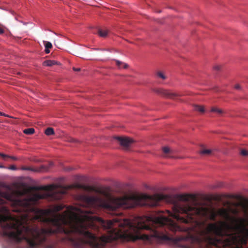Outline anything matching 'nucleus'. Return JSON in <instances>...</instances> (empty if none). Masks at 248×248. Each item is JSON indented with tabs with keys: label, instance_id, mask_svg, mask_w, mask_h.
<instances>
[{
	"label": "nucleus",
	"instance_id": "f257e3e1",
	"mask_svg": "<svg viewBox=\"0 0 248 248\" xmlns=\"http://www.w3.org/2000/svg\"><path fill=\"white\" fill-rule=\"evenodd\" d=\"M240 205L245 217L231 216L225 208L210 211L195 202L175 204L167 216L138 217L134 221L116 218V241L152 237L172 242L182 248H242L248 239L247 204Z\"/></svg>",
	"mask_w": 248,
	"mask_h": 248
},
{
	"label": "nucleus",
	"instance_id": "f03ea898",
	"mask_svg": "<svg viewBox=\"0 0 248 248\" xmlns=\"http://www.w3.org/2000/svg\"><path fill=\"white\" fill-rule=\"evenodd\" d=\"M5 198L11 202L12 211L20 213L17 218L9 214V210L2 206L6 214L0 215V225L3 236L20 243L25 241L31 248H35L45 242L47 237L56 236V214L51 217L46 216V212L35 207L40 199L46 197L45 194L36 193L30 198H13L5 194Z\"/></svg>",
	"mask_w": 248,
	"mask_h": 248
},
{
	"label": "nucleus",
	"instance_id": "7ed1b4c3",
	"mask_svg": "<svg viewBox=\"0 0 248 248\" xmlns=\"http://www.w3.org/2000/svg\"><path fill=\"white\" fill-rule=\"evenodd\" d=\"M84 206L94 208L100 207L108 213L112 215H119L117 212L119 208L128 209L141 205V197L137 195H125L115 197L107 196L102 199L95 196H81Z\"/></svg>",
	"mask_w": 248,
	"mask_h": 248
},
{
	"label": "nucleus",
	"instance_id": "20e7f679",
	"mask_svg": "<svg viewBox=\"0 0 248 248\" xmlns=\"http://www.w3.org/2000/svg\"><path fill=\"white\" fill-rule=\"evenodd\" d=\"M145 199L148 202L150 206H156L159 205V202L162 201H167L168 196L160 194H156L153 195H146Z\"/></svg>",
	"mask_w": 248,
	"mask_h": 248
},
{
	"label": "nucleus",
	"instance_id": "39448f33",
	"mask_svg": "<svg viewBox=\"0 0 248 248\" xmlns=\"http://www.w3.org/2000/svg\"><path fill=\"white\" fill-rule=\"evenodd\" d=\"M54 186H50L51 190L52 191V194L54 198L56 200H60L62 198L63 195L65 194L67 192V188L64 187H60L57 188H54Z\"/></svg>",
	"mask_w": 248,
	"mask_h": 248
},
{
	"label": "nucleus",
	"instance_id": "423d86ee",
	"mask_svg": "<svg viewBox=\"0 0 248 248\" xmlns=\"http://www.w3.org/2000/svg\"><path fill=\"white\" fill-rule=\"evenodd\" d=\"M53 163L50 162L48 163V165H42L38 168H33L30 167H23L22 170H30L34 172H46L48 171L49 169L53 166Z\"/></svg>",
	"mask_w": 248,
	"mask_h": 248
},
{
	"label": "nucleus",
	"instance_id": "0eeeda50",
	"mask_svg": "<svg viewBox=\"0 0 248 248\" xmlns=\"http://www.w3.org/2000/svg\"><path fill=\"white\" fill-rule=\"evenodd\" d=\"M115 139L117 140L121 145L124 148L129 147L133 142V140L132 139L126 137H116Z\"/></svg>",
	"mask_w": 248,
	"mask_h": 248
},
{
	"label": "nucleus",
	"instance_id": "6e6552de",
	"mask_svg": "<svg viewBox=\"0 0 248 248\" xmlns=\"http://www.w3.org/2000/svg\"><path fill=\"white\" fill-rule=\"evenodd\" d=\"M155 92L157 93L169 98H174V97L176 96V94L175 93H171L169 91L165 90L164 89H157L155 91Z\"/></svg>",
	"mask_w": 248,
	"mask_h": 248
},
{
	"label": "nucleus",
	"instance_id": "1a4fd4ad",
	"mask_svg": "<svg viewBox=\"0 0 248 248\" xmlns=\"http://www.w3.org/2000/svg\"><path fill=\"white\" fill-rule=\"evenodd\" d=\"M163 152L165 154L164 155V157H169V158H173L174 151L171 150L168 147H164L162 148Z\"/></svg>",
	"mask_w": 248,
	"mask_h": 248
},
{
	"label": "nucleus",
	"instance_id": "9d476101",
	"mask_svg": "<svg viewBox=\"0 0 248 248\" xmlns=\"http://www.w3.org/2000/svg\"><path fill=\"white\" fill-rule=\"evenodd\" d=\"M215 149H203L200 152V153L202 155H212L213 154L214 152L215 151Z\"/></svg>",
	"mask_w": 248,
	"mask_h": 248
},
{
	"label": "nucleus",
	"instance_id": "9b49d317",
	"mask_svg": "<svg viewBox=\"0 0 248 248\" xmlns=\"http://www.w3.org/2000/svg\"><path fill=\"white\" fill-rule=\"evenodd\" d=\"M114 61H115L116 65L119 68H121L122 66H123L124 68L126 69L128 67V64L125 63L117 60H115Z\"/></svg>",
	"mask_w": 248,
	"mask_h": 248
},
{
	"label": "nucleus",
	"instance_id": "f8f14e48",
	"mask_svg": "<svg viewBox=\"0 0 248 248\" xmlns=\"http://www.w3.org/2000/svg\"><path fill=\"white\" fill-rule=\"evenodd\" d=\"M43 65L46 66H51L57 64V62L54 60H46L43 62Z\"/></svg>",
	"mask_w": 248,
	"mask_h": 248
},
{
	"label": "nucleus",
	"instance_id": "ddd939ff",
	"mask_svg": "<svg viewBox=\"0 0 248 248\" xmlns=\"http://www.w3.org/2000/svg\"><path fill=\"white\" fill-rule=\"evenodd\" d=\"M98 34L99 36L102 37H106L107 36L108 31L107 30L99 29L98 31Z\"/></svg>",
	"mask_w": 248,
	"mask_h": 248
},
{
	"label": "nucleus",
	"instance_id": "4468645a",
	"mask_svg": "<svg viewBox=\"0 0 248 248\" xmlns=\"http://www.w3.org/2000/svg\"><path fill=\"white\" fill-rule=\"evenodd\" d=\"M228 211V213H229V212L231 213L232 215L236 216L238 215L239 211L238 209L236 208H229V209H227Z\"/></svg>",
	"mask_w": 248,
	"mask_h": 248
},
{
	"label": "nucleus",
	"instance_id": "2eb2a0df",
	"mask_svg": "<svg viewBox=\"0 0 248 248\" xmlns=\"http://www.w3.org/2000/svg\"><path fill=\"white\" fill-rule=\"evenodd\" d=\"M34 129L33 128L25 129L23 130V133L27 135H31L34 133Z\"/></svg>",
	"mask_w": 248,
	"mask_h": 248
},
{
	"label": "nucleus",
	"instance_id": "dca6fc26",
	"mask_svg": "<svg viewBox=\"0 0 248 248\" xmlns=\"http://www.w3.org/2000/svg\"><path fill=\"white\" fill-rule=\"evenodd\" d=\"M194 109L195 110L199 111L200 112H204V109L203 107L202 106H199V105H195L194 106Z\"/></svg>",
	"mask_w": 248,
	"mask_h": 248
},
{
	"label": "nucleus",
	"instance_id": "f3484780",
	"mask_svg": "<svg viewBox=\"0 0 248 248\" xmlns=\"http://www.w3.org/2000/svg\"><path fill=\"white\" fill-rule=\"evenodd\" d=\"M45 134L47 136L53 135L54 134V129L51 127H48L45 131Z\"/></svg>",
	"mask_w": 248,
	"mask_h": 248
},
{
	"label": "nucleus",
	"instance_id": "a211bd4d",
	"mask_svg": "<svg viewBox=\"0 0 248 248\" xmlns=\"http://www.w3.org/2000/svg\"><path fill=\"white\" fill-rule=\"evenodd\" d=\"M156 75L157 77L162 79H165L166 78V77L165 75L163 74V73L158 71L156 73Z\"/></svg>",
	"mask_w": 248,
	"mask_h": 248
},
{
	"label": "nucleus",
	"instance_id": "6ab92c4d",
	"mask_svg": "<svg viewBox=\"0 0 248 248\" xmlns=\"http://www.w3.org/2000/svg\"><path fill=\"white\" fill-rule=\"evenodd\" d=\"M211 111L212 112H216V113H217L220 114H221L223 113V111L222 109L217 108H211Z\"/></svg>",
	"mask_w": 248,
	"mask_h": 248
},
{
	"label": "nucleus",
	"instance_id": "aec40b11",
	"mask_svg": "<svg viewBox=\"0 0 248 248\" xmlns=\"http://www.w3.org/2000/svg\"><path fill=\"white\" fill-rule=\"evenodd\" d=\"M0 156H1L4 159H5V158H11L15 160H17V158H16V157L15 156H8L7 155H6L5 154H3L2 153H0Z\"/></svg>",
	"mask_w": 248,
	"mask_h": 248
},
{
	"label": "nucleus",
	"instance_id": "412c9836",
	"mask_svg": "<svg viewBox=\"0 0 248 248\" xmlns=\"http://www.w3.org/2000/svg\"><path fill=\"white\" fill-rule=\"evenodd\" d=\"M63 208V207L62 205H57L54 207V211L56 212H58L62 210Z\"/></svg>",
	"mask_w": 248,
	"mask_h": 248
},
{
	"label": "nucleus",
	"instance_id": "4be33fe9",
	"mask_svg": "<svg viewBox=\"0 0 248 248\" xmlns=\"http://www.w3.org/2000/svg\"><path fill=\"white\" fill-rule=\"evenodd\" d=\"M46 48H51L52 47L51 43L49 42H44Z\"/></svg>",
	"mask_w": 248,
	"mask_h": 248
},
{
	"label": "nucleus",
	"instance_id": "5701e85b",
	"mask_svg": "<svg viewBox=\"0 0 248 248\" xmlns=\"http://www.w3.org/2000/svg\"><path fill=\"white\" fill-rule=\"evenodd\" d=\"M240 153H241V155L243 156H248V151H247L246 150H245V149L241 150Z\"/></svg>",
	"mask_w": 248,
	"mask_h": 248
},
{
	"label": "nucleus",
	"instance_id": "b1692460",
	"mask_svg": "<svg viewBox=\"0 0 248 248\" xmlns=\"http://www.w3.org/2000/svg\"><path fill=\"white\" fill-rule=\"evenodd\" d=\"M220 68H221V66L219 65H215L214 67V69L217 71H219L220 69Z\"/></svg>",
	"mask_w": 248,
	"mask_h": 248
},
{
	"label": "nucleus",
	"instance_id": "393cba45",
	"mask_svg": "<svg viewBox=\"0 0 248 248\" xmlns=\"http://www.w3.org/2000/svg\"><path fill=\"white\" fill-rule=\"evenodd\" d=\"M5 202L4 199L0 198V205H3Z\"/></svg>",
	"mask_w": 248,
	"mask_h": 248
},
{
	"label": "nucleus",
	"instance_id": "a878e982",
	"mask_svg": "<svg viewBox=\"0 0 248 248\" xmlns=\"http://www.w3.org/2000/svg\"><path fill=\"white\" fill-rule=\"evenodd\" d=\"M0 115L3 116H5V117H7L13 118L12 117L10 116L9 115H7V114H5L4 113L1 112H0Z\"/></svg>",
	"mask_w": 248,
	"mask_h": 248
},
{
	"label": "nucleus",
	"instance_id": "bb28decb",
	"mask_svg": "<svg viewBox=\"0 0 248 248\" xmlns=\"http://www.w3.org/2000/svg\"><path fill=\"white\" fill-rule=\"evenodd\" d=\"M0 115L3 116H5V117H7L13 118L12 117L10 116L9 115H7V114H5L4 113L1 112H0Z\"/></svg>",
	"mask_w": 248,
	"mask_h": 248
},
{
	"label": "nucleus",
	"instance_id": "cd10ccee",
	"mask_svg": "<svg viewBox=\"0 0 248 248\" xmlns=\"http://www.w3.org/2000/svg\"><path fill=\"white\" fill-rule=\"evenodd\" d=\"M73 69L74 71H76V72H78V71H80V68H75V67H73Z\"/></svg>",
	"mask_w": 248,
	"mask_h": 248
},
{
	"label": "nucleus",
	"instance_id": "c85d7f7f",
	"mask_svg": "<svg viewBox=\"0 0 248 248\" xmlns=\"http://www.w3.org/2000/svg\"><path fill=\"white\" fill-rule=\"evenodd\" d=\"M70 141L72 142H78V140H76L75 139H73V138H71L70 140Z\"/></svg>",
	"mask_w": 248,
	"mask_h": 248
},
{
	"label": "nucleus",
	"instance_id": "c756f323",
	"mask_svg": "<svg viewBox=\"0 0 248 248\" xmlns=\"http://www.w3.org/2000/svg\"><path fill=\"white\" fill-rule=\"evenodd\" d=\"M9 169L10 170H16V167L13 165V166H11L10 167H9Z\"/></svg>",
	"mask_w": 248,
	"mask_h": 248
},
{
	"label": "nucleus",
	"instance_id": "7c9ffc66",
	"mask_svg": "<svg viewBox=\"0 0 248 248\" xmlns=\"http://www.w3.org/2000/svg\"><path fill=\"white\" fill-rule=\"evenodd\" d=\"M234 88H235V89H236L237 90H239L240 89V86L239 84H236L234 86Z\"/></svg>",
	"mask_w": 248,
	"mask_h": 248
},
{
	"label": "nucleus",
	"instance_id": "2f4dec72",
	"mask_svg": "<svg viewBox=\"0 0 248 248\" xmlns=\"http://www.w3.org/2000/svg\"><path fill=\"white\" fill-rule=\"evenodd\" d=\"M49 48H46L45 51L46 54H48L50 52V50H49Z\"/></svg>",
	"mask_w": 248,
	"mask_h": 248
},
{
	"label": "nucleus",
	"instance_id": "473e14b6",
	"mask_svg": "<svg viewBox=\"0 0 248 248\" xmlns=\"http://www.w3.org/2000/svg\"><path fill=\"white\" fill-rule=\"evenodd\" d=\"M4 33V30L0 27V34H2Z\"/></svg>",
	"mask_w": 248,
	"mask_h": 248
},
{
	"label": "nucleus",
	"instance_id": "72a5a7b5",
	"mask_svg": "<svg viewBox=\"0 0 248 248\" xmlns=\"http://www.w3.org/2000/svg\"><path fill=\"white\" fill-rule=\"evenodd\" d=\"M72 170V168H68V169H66V170H68V171H69V170Z\"/></svg>",
	"mask_w": 248,
	"mask_h": 248
},
{
	"label": "nucleus",
	"instance_id": "f704fd0d",
	"mask_svg": "<svg viewBox=\"0 0 248 248\" xmlns=\"http://www.w3.org/2000/svg\"><path fill=\"white\" fill-rule=\"evenodd\" d=\"M0 168H3V166L2 165H0Z\"/></svg>",
	"mask_w": 248,
	"mask_h": 248
},
{
	"label": "nucleus",
	"instance_id": "c9c22d12",
	"mask_svg": "<svg viewBox=\"0 0 248 248\" xmlns=\"http://www.w3.org/2000/svg\"><path fill=\"white\" fill-rule=\"evenodd\" d=\"M247 202H248V200H247Z\"/></svg>",
	"mask_w": 248,
	"mask_h": 248
}]
</instances>
